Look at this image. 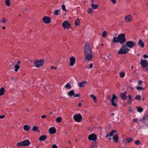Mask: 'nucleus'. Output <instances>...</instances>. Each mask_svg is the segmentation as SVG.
Returning a JSON list of instances; mask_svg holds the SVG:
<instances>
[{
	"label": "nucleus",
	"instance_id": "50",
	"mask_svg": "<svg viewBox=\"0 0 148 148\" xmlns=\"http://www.w3.org/2000/svg\"><path fill=\"white\" fill-rule=\"evenodd\" d=\"M74 97H79L80 96V95L79 94H74Z\"/></svg>",
	"mask_w": 148,
	"mask_h": 148
},
{
	"label": "nucleus",
	"instance_id": "43",
	"mask_svg": "<svg viewBox=\"0 0 148 148\" xmlns=\"http://www.w3.org/2000/svg\"><path fill=\"white\" fill-rule=\"evenodd\" d=\"M145 117H143V118L142 119H140L139 120V121H142L144 123H146V121H145Z\"/></svg>",
	"mask_w": 148,
	"mask_h": 148
},
{
	"label": "nucleus",
	"instance_id": "32",
	"mask_svg": "<svg viewBox=\"0 0 148 148\" xmlns=\"http://www.w3.org/2000/svg\"><path fill=\"white\" fill-rule=\"evenodd\" d=\"M80 23V21L79 18H77L75 21V25L76 26L79 25Z\"/></svg>",
	"mask_w": 148,
	"mask_h": 148
},
{
	"label": "nucleus",
	"instance_id": "12",
	"mask_svg": "<svg viewBox=\"0 0 148 148\" xmlns=\"http://www.w3.org/2000/svg\"><path fill=\"white\" fill-rule=\"evenodd\" d=\"M70 65L71 66H73L75 64L76 62L75 58L73 56H72L70 58Z\"/></svg>",
	"mask_w": 148,
	"mask_h": 148
},
{
	"label": "nucleus",
	"instance_id": "28",
	"mask_svg": "<svg viewBox=\"0 0 148 148\" xmlns=\"http://www.w3.org/2000/svg\"><path fill=\"white\" fill-rule=\"evenodd\" d=\"M20 66H19V65L17 64H16L15 66H14V71L16 72H17L18 70L20 69Z\"/></svg>",
	"mask_w": 148,
	"mask_h": 148
},
{
	"label": "nucleus",
	"instance_id": "17",
	"mask_svg": "<svg viewBox=\"0 0 148 148\" xmlns=\"http://www.w3.org/2000/svg\"><path fill=\"white\" fill-rule=\"evenodd\" d=\"M119 138V137L118 134L115 135L113 137V139L114 142L116 143L118 142Z\"/></svg>",
	"mask_w": 148,
	"mask_h": 148
},
{
	"label": "nucleus",
	"instance_id": "20",
	"mask_svg": "<svg viewBox=\"0 0 148 148\" xmlns=\"http://www.w3.org/2000/svg\"><path fill=\"white\" fill-rule=\"evenodd\" d=\"M47 136L45 135H42L40 136L39 138V140L41 141H43L46 140Z\"/></svg>",
	"mask_w": 148,
	"mask_h": 148
},
{
	"label": "nucleus",
	"instance_id": "55",
	"mask_svg": "<svg viewBox=\"0 0 148 148\" xmlns=\"http://www.w3.org/2000/svg\"><path fill=\"white\" fill-rule=\"evenodd\" d=\"M5 117V115H2L0 116V119H3Z\"/></svg>",
	"mask_w": 148,
	"mask_h": 148
},
{
	"label": "nucleus",
	"instance_id": "52",
	"mask_svg": "<svg viewBox=\"0 0 148 148\" xmlns=\"http://www.w3.org/2000/svg\"><path fill=\"white\" fill-rule=\"evenodd\" d=\"M52 148H57V147L56 145L55 144L53 145H52Z\"/></svg>",
	"mask_w": 148,
	"mask_h": 148
},
{
	"label": "nucleus",
	"instance_id": "60",
	"mask_svg": "<svg viewBox=\"0 0 148 148\" xmlns=\"http://www.w3.org/2000/svg\"><path fill=\"white\" fill-rule=\"evenodd\" d=\"M78 106L79 107H80L81 106V103H79L78 104Z\"/></svg>",
	"mask_w": 148,
	"mask_h": 148
},
{
	"label": "nucleus",
	"instance_id": "64",
	"mask_svg": "<svg viewBox=\"0 0 148 148\" xmlns=\"http://www.w3.org/2000/svg\"><path fill=\"white\" fill-rule=\"evenodd\" d=\"M146 116V117H147L148 118V114H147L146 116Z\"/></svg>",
	"mask_w": 148,
	"mask_h": 148
},
{
	"label": "nucleus",
	"instance_id": "10",
	"mask_svg": "<svg viewBox=\"0 0 148 148\" xmlns=\"http://www.w3.org/2000/svg\"><path fill=\"white\" fill-rule=\"evenodd\" d=\"M62 25L64 29H65L66 28L67 29L71 28L70 24L67 21H64L62 23Z\"/></svg>",
	"mask_w": 148,
	"mask_h": 148
},
{
	"label": "nucleus",
	"instance_id": "11",
	"mask_svg": "<svg viewBox=\"0 0 148 148\" xmlns=\"http://www.w3.org/2000/svg\"><path fill=\"white\" fill-rule=\"evenodd\" d=\"M43 22L45 24H48L51 22V19L50 17L48 16H44L42 19Z\"/></svg>",
	"mask_w": 148,
	"mask_h": 148
},
{
	"label": "nucleus",
	"instance_id": "45",
	"mask_svg": "<svg viewBox=\"0 0 148 148\" xmlns=\"http://www.w3.org/2000/svg\"><path fill=\"white\" fill-rule=\"evenodd\" d=\"M54 14L56 15H59L58 10H56L55 11Z\"/></svg>",
	"mask_w": 148,
	"mask_h": 148
},
{
	"label": "nucleus",
	"instance_id": "36",
	"mask_svg": "<svg viewBox=\"0 0 148 148\" xmlns=\"http://www.w3.org/2000/svg\"><path fill=\"white\" fill-rule=\"evenodd\" d=\"M38 129V127L37 126H34L32 128V130L34 131H37Z\"/></svg>",
	"mask_w": 148,
	"mask_h": 148
},
{
	"label": "nucleus",
	"instance_id": "34",
	"mask_svg": "<svg viewBox=\"0 0 148 148\" xmlns=\"http://www.w3.org/2000/svg\"><path fill=\"white\" fill-rule=\"evenodd\" d=\"M120 76L121 78H123L125 76V73L123 72H120L119 73Z\"/></svg>",
	"mask_w": 148,
	"mask_h": 148
},
{
	"label": "nucleus",
	"instance_id": "16",
	"mask_svg": "<svg viewBox=\"0 0 148 148\" xmlns=\"http://www.w3.org/2000/svg\"><path fill=\"white\" fill-rule=\"evenodd\" d=\"M115 132H116V131L114 130H112L111 132L109 133L108 134H107V135L105 137L106 138H107L108 137H110L112 136L114 134V133Z\"/></svg>",
	"mask_w": 148,
	"mask_h": 148
},
{
	"label": "nucleus",
	"instance_id": "37",
	"mask_svg": "<svg viewBox=\"0 0 148 148\" xmlns=\"http://www.w3.org/2000/svg\"><path fill=\"white\" fill-rule=\"evenodd\" d=\"M136 88L137 90H144L145 89L144 88H143L140 86H137L136 87Z\"/></svg>",
	"mask_w": 148,
	"mask_h": 148
},
{
	"label": "nucleus",
	"instance_id": "40",
	"mask_svg": "<svg viewBox=\"0 0 148 148\" xmlns=\"http://www.w3.org/2000/svg\"><path fill=\"white\" fill-rule=\"evenodd\" d=\"M133 139L132 137H131L130 138H128L127 139V143H129L133 141Z\"/></svg>",
	"mask_w": 148,
	"mask_h": 148
},
{
	"label": "nucleus",
	"instance_id": "49",
	"mask_svg": "<svg viewBox=\"0 0 148 148\" xmlns=\"http://www.w3.org/2000/svg\"><path fill=\"white\" fill-rule=\"evenodd\" d=\"M138 85H140V84L143 83V82L142 80H140L138 81Z\"/></svg>",
	"mask_w": 148,
	"mask_h": 148
},
{
	"label": "nucleus",
	"instance_id": "15",
	"mask_svg": "<svg viewBox=\"0 0 148 148\" xmlns=\"http://www.w3.org/2000/svg\"><path fill=\"white\" fill-rule=\"evenodd\" d=\"M56 130L54 127L50 128L49 130V132L50 134H53L56 132Z\"/></svg>",
	"mask_w": 148,
	"mask_h": 148
},
{
	"label": "nucleus",
	"instance_id": "29",
	"mask_svg": "<svg viewBox=\"0 0 148 148\" xmlns=\"http://www.w3.org/2000/svg\"><path fill=\"white\" fill-rule=\"evenodd\" d=\"M65 88L66 89H70L71 88L70 84L67 83L64 86Z\"/></svg>",
	"mask_w": 148,
	"mask_h": 148
},
{
	"label": "nucleus",
	"instance_id": "6",
	"mask_svg": "<svg viewBox=\"0 0 148 148\" xmlns=\"http://www.w3.org/2000/svg\"><path fill=\"white\" fill-rule=\"evenodd\" d=\"M73 118L75 121L78 122L81 121L82 119V116L80 114H75L73 116Z\"/></svg>",
	"mask_w": 148,
	"mask_h": 148
},
{
	"label": "nucleus",
	"instance_id": "42",
	"mask_svg": "<svg viewBox=\"0 0 148 148\" xmlns=\"http://www.w3.org/2000/svg\"><path fill=\"white\" fill-rule=\"evenodd\" d=\"M135 144L136 145H139L140 144V141L138 140H135Z\"/></svg>",
	"mask_w": 148,
	"mask_h": 148
},
{
	"label": "nucleus",
	"instance_id": "47",
	"mask_svg": "<svg viewBox=\"0 0 148 148\" xmlns=\"http://www.w3.org/2000/svg\"><path fill=\"white\" fill-rule=\"evenodd\" d=\"M111 54L110 53H109L108 54V55L107 56V58H108V59L110 60H111V57H110V56H111Z\"/></svg>",
	"mask_w": 148,
	"mask_h": 148
},
{
	"label": "nucleus",
	"instance_id": "53",
	"mask_svg": "<svg viewBox=\"0 0 148 148\" xmlns=\"http://www.w3.org/2000/svg\"><path fill=\"white\" fill-rule=\"evenodd\" d=\"M110 1L113 4H115L116 3V0H110Z\"/></svg>",
	"mask_w": 148,
	"mask_h": 148
},
{
	"label": "nucleus",
	"instance_id": "48",
	"mask_svg": "<svg viewBox=\"0 0 148 148\" xmlns=\"http://www.w3.org/2000/svg\"><path fill=\"white\" fill-rule=\"evenodd\" d=\"M93 67V64L92 63H91V64H90L89 66V69H91V68H92Z\"/></svg>",
	"mask_w": 148,
	"mask_h": 148
},
{
	"label": "nucleus",
	"instance_id": "44",
	"mask_svg": "<svg viewBox=\"0 0 148 148\" xmlns=\"http://www.w3.org/2000/svg\"><path fill=\"white\" fill-rule=\"evenodd\" d=\"M128 97L129 98V102H130L131 103V102L132 100V96H131V95H128Z\"/></svg>",
	"mask_w": 148,
	"mask_h": 148
},
{
	"label": "nucleus",
	"instance_id": "7",
	"mask_svg": "<svg viewBox=\"0 0 148 148\" xmlns=\"http://www.w3.org/2000/svg\"><path fill=\"white\" fill-rule=\"evenodd\" d=\"M136 43L133 41H129L125 43L127 47H128L130 48H132L136 45Z\"/></svg>",
	"mask_w": 148,
	"mask_h": 148
},
{
	"label": "nucleus",
	"instance_id": "8",
	"mask_svg": "<svg viewBox=\"0 0 148 148\" xmlns=\"http://www.w3.org/2000/svg\"><path fill=\"white\" fill-rule=\"evenodd\" d=\"M132 16L130 14L126 15L124 17V19L126 22L130 23L132 21Z\"/></svg>",
	"mask_w": 148,
	"mask_h": 148
},
{
	"label": "nucleus",
	"instance_id": "63",
	"mask_svg": "<svg viewBox=\"0 0 148 148\" xmlns=\"http://www.w3.org/2000/svg\"><path fill=\"white\" fill-rule=\"evenodd\" d=\"M2 29H5V26H3L2 27Z\"/></svg>",
	"mask_w": 148,
	"mask_h": 148
},
{
	"label": "nucleus",
	"instance_id": "59",
	"mask_svg": "<svg viewBox=\"0 0 148 148\" xmlns=\"http://www.w3.org/2000/svg\"><path fill=\"white\" fill-rule=\"evenodd\" d=\"M51 69H57V68L56 67H54L53 66H52L51 67Z\"/></svg>",
	"mask_w": 148,
	"mask_h": 148
},
{
	"label": "nucleus",
	"instance_id": "14",
	"mask_svg": "<svg viewBox=\"0 0 148 148\" xmlns=\"http://www.w3.org/2000/svg\"><path fill=\"white\" fill-rule=\"evenodd\" d=\"M126 93V92H124L123 93H121L120 94V96L123 101L126 100L127 99V96L125 95Z\"/></svg>",
	"mask_w": 148,
	"mask_h": 148
},
{
	"label": "nucleus",
	"instance_id": "9",
	"mask_svg": "<svg viewBox=\"0 0 148 148\" xmlns=\"http://www.w3.org/2000/svg\"><path fill=\"white\" fill-rule=\"evenodd\" d=\"M88 138L89 140L95 141L97 139V136L95 134H91L89 135Z\"/></svg>",
	"mask_w": 148,
	"mask_h": 148
},
{
	"label": "nucleus",
	"instance_id": "5",
	"mask_svg": "<svg viewBox=\"0 0 148 148\" xmlns=\"http://www.w3.org/2000/svg\"><path fill=\"white\" fill-rule=\"evenodd\" d=\"M44 63V60H35L34 63V66L38 68L42 66Z\"/></svg>",
	"mask_w": 148,
	"mask_h": 148
},
{
	"label": "nucleus",
	"instance_id": "33",
	"mask_svg": "<svg viewBox=\"0 0 148 148\" xmlns=\"http://www.w3.org/2000/svg\"><path fill=\"white\" fill-rule=\"evenodd\" d=\"M16 145L17 147H19L21 146H23V141L18 142L17 143Z\"/></svg>",
	"mask_w": 148,
	"mask_h": 148
},
{
	"label": "nucleus",
	"instance_id": "61",
	"mask_svg": "<svg viewBox=\"0 0 148 148\" xmlns=\"http://www.w3.org/2000/svg\"><path fill=\"white\" fill-rule=\"evenodd\" d=\"M114 114L113 113H112L111 114V116H114Z\"/></svg>",
	"mask_w": 148,
	"mask_h": 148
},
{
	"label": "nucleus",
	"instance_id": "62",
	"mask_svg": "<svg viewBox=\"0 0 148 148\" xmlns=\"http://www.w3.org/2000/svg\"><path fill=\"white\" fill-rule=\"evenodd\" d=\"M21 62L20 61H18L17 62V64H19Z\"/></svg>",
	"mask_w": 148,
	"mask_h": 148
},
{
	"label": "nucleus",
	"instance_id": "38",
	"mask_svg": "<svg viewBox=\"0 0 148 148\" xmlns=\"http://www.w3.org/2000/svg\"><path fill=\"white\" fill-rule=\"evenodd\" d=\"M141 98V96L140 95H136L135 97V99L138 101L140 100Z\"/></svg>",
	"mask_w": 148,
	"mask_h": 148
},
{
	"label": "nucleus",
	"instance_id": "41",
	"mask_svg": "<svg viewBox=\"0 0 148 148\" xmlns=\"http://www.w3.org/2000/svg\"><path fill=\"white\" fill-rule=\"evenodd\" d=\"M7 21L6 19L5 18H2V20L0 21V22L2 23H5V21Z\"/></svg>",
	"mask_w": 148,
	"mask_h": 148
},
{
	"label": "nucleus",
	"instance_id": "31",
	"mask_svg": "<svg viewBox=\"0 0 148 148\" xmlns=\"http://www.w3.org/2000/svg\"><path fill=\"white\" fill-rule=\"evenodd\" d=\"M5 3L9 7L10 6V0H5Z\"/></svg>",
	"mask_w": 148,
	"mask_h": 148
},
{
	"label": "nucleus",
	"instance_id": "58",
	"mask_svg": "<svg viewBox=\"0 0 148 148\" xmlns=\"http://www.w3.org/2000/svg\"><path fill=\"white\" fill-rule=\"evenodd\" d=\"M143 117H145V121H146V122L147 121V120H148V119L146 117V116H144Z\"/></svg>",
	"mask_w": 148,
	"mask_h": 148
},
{
	"label": "nucleus",
	"instance_id": "19",
	"mask_svg": "<svg viewBox=\"0 0 148 148\" xmlns=\"http://www.w3.org/2000/svg\"><path fill=\"white\" fill-rule=\"evenodd\" d=\"M87 83V81H84L81 82H80L79 84V87L81 88H83L85 86V84H86Z\"/></svg>",
	"mask_w": 148,
	"mask_h": 148
},
{
	"label": "nucleus",
	"instance_id": "2",
	"mask_svg": "<svg viewBox=\"0 0 148 148\" xmlns=\"http://www.w3.org/2000/svg\"><path fill=\"white\" fill-rule=\"evenodd\" d=\"M126 40L125 34L122 33L119 35L117 37H113L112 40V43H116L119 42L120 44L123 45Z\"/></svg>",
	"mask_w": 148,
	"mask_h": 148
},
{
	"label": "nucleus",
	"instance_id": "39",
	"mask_svg": "<svg viewBox=\"0 0 148 148\" xmlns=\"http://www.w3.org/2000/svg\"><path fill=\"white\" fill-rule=\"evenodd\" d=\"M92 8H89L88 9V14H91L93 12Z\"/></svg>",
	"mask_w": 148,
	"mask_h": 148
},
{
	"label": "nucleus",
	"instance_id": "24",
	"mask_svg": "<svg viewBox=\"0 0 148 148\" xmlns=\"http://www.w3.org/2000/svg\"><path fill=\"white\" fill-rule=\"evenodd\" d=\"M138 45H140V47H144L145 45L144 43L141 40H140L139 42L138 43Z\"/></svg>",
	"mask_w": 148,
	"mask_h": 148
},
{
	"label": "nucleus",
	"instance_id": "27",
	"mask_svg": "<svg viewBox=\"0 0 148 148\" xmlns=\"http://www.w3.org/2000/svg\"><path fill=\"white\" fill-rule=\"evenodd\" d=\"M90 96L93 98L95 103H97V99L95 96H94L93 94H91Z\"/></svg>",
	"mask_w": 148,
	"mask_h": 148
},
{
	"label": "nucleus",
	"instance_id": "18",
	"mask_svg": "<svg viewBox=\"0 0 148 148\" xmlns=\"http://www.w3.org/2000/svg\"><path fill=\"white\" fill-rule=\"evenodd\" d=\"M23 146H27L30 144L31 143L28 140H26L23 141Z\"/></svg>",
	"mask_w": 148,
	"mask_h": 148
},
{
	"label": "nucleus",
	"instance_id": "56",
	"mask_svg": "<svg viewBox=\"0 0 148 148\" xmlns=\"http://www.w3.org/2000/svg\"><path fill=\"white\" fill-rule=\"evenodd\" d=\"M46 115H42L41 116V118L42 119H44L45 118H46Z\"/></svg>",
	"mask_w": 148,
	"mask_h": 148
},
{
	"label": "nucleus",
	"instance_id": "30",
	"mask_svg": "<svg viewBox=\"0 0 148 148\" xmlns=\"http://www.w3.org/2000/svg\"><path fill=\"white\" fill-rule=\"evenodd\" d=\"M62 119L61 117H57L56 120V122L57 123H60L62 121Z\"/></svg>",
	"mask_w": 148,
	"mask_h": 148
},
{
	"label": "nucleus",
	"instance_id": "25",
	"mask_svg": "<svg viewBox=\"0 0 148 148\" xmlns=\"http://www.w3.org/2000/svg\"><path fill=\"white\" fill-rule=\"evenodd\" d=\"M24 130L26 131H28L29 130L30 128L27 125H25L23 126Z\"/></svg>",
	"mask_w": 148,
	"mask_h": 148
},
{
	"label": "nucleus",
	"instance_id": "35",
	"mask_svg": "<svg viewBox=\"0 0 148 148\" xmlns=\"http://www.w3.org/2000/svg\"><path fill=\"white\" fill-rule=\"evenodd\" d=\"M107 35V32L105 31H104L103 32L102 36L103 38H105L106 36Z\"/></svg>",
	"mask_w": 148,
	"mask_h": 148
},
{
	"label": "nucleus",
	"instance_id": "23",
	"mask_svg": "<svg viewBox=\"0 0 148 148\" xmlns=\"http://www.w3.org/2000/svg\"><path fill=\"white\" fill-rule=\"evenodd\" d=\"M74 91L73 90L70 91L68 93V95L70 97H71L74 95Z\"/></svg>",
	"mask_w": 148,
	"mask_h": 148
},
{
	"label": "nucleus",
	"instance_id": "51",
	"mask_svg": "<svg viewBox=\"0 0 148 148\" xmlns=\"http://www.w3.org/2000/svg\"><path fill=\"white\" fill-rule=\"evenodd\" d=\"M133 121L135 122H137L138 121V119L137 118L134 119L133 120Z\"/></svg>",
	"mask_w": 148,
	"mask_h": 148
},
{
	"label": "nucleus",
	"instance_id": "1",
	"mask_svg": "<svg viewBox=\"0 0 148 148\" xmlns=\"http://www.w3.org/2000/svg\"><path fill=\"white\" fill-rule=\"evenodd\" d=\"M84 53L85 56V61H90L93 58L92 47L89 43H86L84 47Z\"/></svg>",
	"mask_w": 148,
	"mask_h": 148
},
{
	"label": "nucleus",
	"instance_id": "26",
	"mask_svg": "<svg viewBox=\"0 0 148 148\" xmlns=\"http://www.w3.org/2000/svg\"><path fill=\"white\" fill-rule=\"evenodd\" d=\"M136 109L137 110V112H141L143 111V109L140 107H136Z\"/></svg>",
	"mask_w": 148,
	"mask_h": 148
},
{
	"label": "nucleus",
	"instance_id": "54",
	"mask_svg": "<svg viewBox=\"0 0 148 148\" xmlns=\"http://www.w3.org/2000/svg\"><path fill=\"white\" fill-rule=\"evenodd\" d=\"M128 111L130 112H132V110L130 107H129L128 108Z\"/></svg>",
	"mask_w": 148,
	"mask_h": 148
},
{
	"label": "nucleus",
	"instance_id": "57",
	"mask_svg": "<svg viewBox=\"0 0 148 148\" xmlns=\"http://www.w3.org/2000/svg\"><path fill=\"white\" fill-rule=\"evenodd\" d=\"M143 57L145 58H148V56L146 55V54H145L143 55Z\"/></svg>",
	"mask_w": 148,
	"mask_h": 148
},
{
	"label": "nucleus",
	"instance_id": "46",
	"mask_svg": "<svg viewBox=\"0 0 148 148\" xmlns=\"http://www.w3.org/2000/svg\"><path fill=\"white\" fill-rule=\"evenodd\" d=\"M62 10L63 11H66V9L65 8V6L64 5H62Z\"/></svg>",
	"mask_w": 148,
	"mask_h": 148
},
{
	"label": "nucleus",
	"instance_id": "21",
	"mask_svg": "<svg viewBox=\"0 0 148 148\" xmlns=\"http://www.w3.org/2000/svg\"><path fill=\"white\" fill-rule=\"evenodd\" d=\"M5 90L4 88L2 87L0 89V96H2L5 93Z\"/></svg>",
	"mask_w": 148,
	"mask_h": 148
},
{
	"label": "nucleus",
	"instance_id": "3",
	"mask_svg": "<svg viewBox=\"0 0 148 148\" xmlns=\"http://www.w3.org/2000/svg\"><path fill=\"white\" fill-rule=\"evenodd\" d=\"M130 50V49L127 47L125 45H123L118 52V53L119 54H125L127 53Z\"/></svg>",
	"mask_w": 148,
	"mask_h": 148
},
{
	"label": "nucleus",
	"instance_id": "13",
	"mask_svg": "<svg viewBox=\"0 0 148 148\" xmlns=\"http://www.w3.org/2000/svg\"><path fill=\"white\" fill-rule=\"evenodd\" d=\"M140 64L143 68H145L146 66L148 65V61L145 60H142L141 61Z\"/></svg>",
	"mask_w": 148,
	"mask_h": 148
},
{
	"label": "nucleus",
	"instance_id": "4",
	"mask_svg": "<svg viewBox=\"0 0 148 148\" xmlns=\"http://www.w3.org/2000/svg\"><path fill=\"white\" fill-rule=\"evenodd\" d=\"M110 100L112 102V105L116 107H118L117 102H118V97L115 95H113L112 98Z\"/></svg>",
	"mask_w": 148,
	"mask_h": 148
},
{
	"label": "nucleus",
	"instance_id": "22",
	"mask_svg": "<svg viewBox=\"0 0 148 148\" xmlns=\"http://www.w3.org/2000/svg\"><path fill=\"white\" fill-rule=\"evenodd\" d=\"M91 6L93 10L98 9L99 8L98 6L97 5H95L93 3H91Z\"/></svg>",
	"mask_w": 148,
	"mask_h": 148
}]
</instances>
